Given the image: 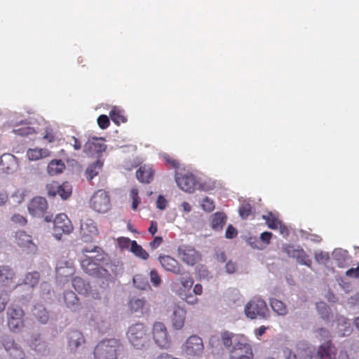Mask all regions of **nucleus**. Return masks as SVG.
I'll list each match as a JSON object with an SVG mask.
<instances>
[{"label":"nucleus","instance_id":"f257e3e1","mask_svg":"<svg viewBox=\"0 0 359 359\" xmlns=\"http://www.w3.org/2000/svg\"><path fill=\"white\" fill-rule=\"evenodd\" d=\"M122 344L116 339H106L100 341L95 347V359H116Z\"/></svg>","mask_w":359,"mask_h":359},{"label":"nucleus","instance_id":"f03ea898","mask_svg":"<svg viewBox=\"0 0 359 359\" xmlns=\"http://www.w3.org/2000/svg\"><path fill=\"white\" fill-rule=\"evenodd\" d=\"M127 337L131 345L137 349L144 348L149 342L147 328L142 323L130 325L127 331Z\"/></svg>","mask_w":359,"mask_h":359},{"label":"nucleus","instance_id":"7ed1b4c3","mask_svg":"<svg viewBox=\"0 0 359 359\" xmlns=\"http://www.w3.org/2000/svg\"><path fill=\"white\" fill-rule=\"evenodd\" d=\"M245 313L250 319L257 318L266 319L269 317L270 312L266 303L260 297H253L245 306Z\"/></svg>","mask_w":359,"mask_h":359},{"label":"nucleus","instance_id":"20e7f679","mask_svg":"<svg viewBox=\"0 0 359 359\" xmlns=\"http://www.w3.org/2000/svg\"><path fill=\"white\" fill-rule=\"evenodd\" d=\"M7 325L11 332L19 333L25 327V311L18 305H11L6 311Z\"/></svg>","mask_w":359,"mask_h":359},{"label":"nucleus","instance_id":"39448f33","mask_svg":"<svg viewBox=\"0 0 359 359\" xmlns=\"http://www.w3.org/2000/svg\"><path fill=\"white\" fill-rule=\"evenodd\" d=\"M151 336L155 344L161 349H168L171 345V338L168 329L162 322H155L152 325Z\"/></svg>","mask_w":359,"mask_h":359},{"label":"nucleus","instance_id":"423d86ee","mask_svg":"<svg viewBox=\"0 0 359 359\" xmlns=\"http://www.w3.org/2000/svg\"><path fill=\"white\" fill-rule=\"evenodd\" d=\"M251 346L244 337L234 338V345L230 351V359H253Z\"/></svg>","mask_w":359,"mask_h":359},{"label":"nucleus","instance_id":"0eeeda50","mask_svg":"<svg viewBox=\"0 0 359 359\" xmlns=\"http://www.w3.org/2000/svg\"><path fill=\"white\" fill-rule=\"evenodd\" d=\"M90 204L95 211L100 213L107 212L111 208L108 192L103 189L97 190L91 197Z\"/></svg>","mask_w":359,"mask_h":359},{"label":"nucleus","instance_id":"6e6552de","mask_svg":"<svg viewBox=\"0 0 359 359\" xmlns=\"http://www.w3.org/2000/svg\"><path fill=\"white\" fill-rule=\"evenodd\" d=\"M73 231V226L68 217L63 213L58 214L53 219V236L57 240L62 238V234H69Z\"/></svg>","mask_w":359,"mask_h":359},{"label":"nucleus","instance_id":"1a4fd4ad","mask_svg":"<svg viewBox=\"0 0 359 359\" xmlns=\"http://www.w3.org/2000/svg\"><path fill=\"white\" fill-rule=\"evenodd\" d=\"M1 344L6 352L7 359H27L22 347L12 337H4Z\"/></svg>","mask_w":359,"mask_h":359},{"label":"nucleus","instance_id":"9d476101","mask_svg":"<svg viewBox=\"0 0 359 359\" xmlns=\"http://www.w3.org/2000/svg\"><path fill=\"white\" fill-rule=\"evenodd\" d=\"M179 258L186 264L194 266L201 259V254L192 246L182 245L177 248Z\"/></svg>","mask_w":359,"mask_h":359},{"label":"nucleus","instance_id":"9b49d317","mask_svg":"<svg viewBox=\"0 0 359 359\" xmlns=\"http://www.w3.org/2000/svg\"><path fill=\"white\" fill-rule=\"evenodd\" d=\"M80 234L85 242L91 241L98 235V229L95 221L89 217H83L81 220Z\"/></svg>","mask_w":359,"mask_h":359},{"label":"nucleus","instance_id":"f8f14e48","mask_svg":"<svg viewBox=\"0 0 359 359\" xmlns=\"http://www.w3.org/2000/svg\"><path fill=\"white\" fill-rule=\"evenodd\" d=\"M283 250L288 257L296 259L297 262L302 265L310 267L312 264L311 259L306 252L299 246L294 247L291 245H285Z\"/></svg>","mask_w":359,"mask_h":359},{"label":"nucleus","instance_id":"ddd939ff","mask_svg":"<svg viewBox=\"0 0 359 359\" xmlns=\"http://www.w3.org/2000/svg\"><path fill=\"white\" fill-rule=\"evenodd\" d=\"M175 181L180 189L188 193H193L197 185L196 177L189 172L184 174L177 172Z\"/></svg>","mask_w":359,"mask_h":359},{"label":"nucleus","instance_id":"4468645a","mask_svg":"<svg viewBox=\"0 0 359 359\" xmlns=\"http://www.w3.org/2000/svg\"><path fill=\"white\" fill-rule=\"evenodd\" d=\"M204 346L203 340L196 335L190 336L184 345V351L187 355H198L202 353Z\"/></svg>","mask_w":359,"mask_h":359},{"label":"nucleus","instance_id":"2eb2a0df","mask_svg":"<svg viewBox=\"0 0 359 359\" xmlns=\"http://www.w3.org/2000/svg\"><path fill=\"white\" fill-rule=\"evenodd\" d=\"M159 262L163 268L176 275H184V269L177 260L169 255L159 257Z\"/></svg>","mask_w":359,"mask_h":359},{"label":"nucleus","instance_id":"dca6fc26","mask_svg":"<svg viewBox=\"0 0 359 359\" xmlns=\"http://www.w3.org/2000/svg\"><path fill=\"white\" fill-rule=\"evenodd\" d=\"M15 243L21 248L26 250L27 252L34 253L37 250V246L32 241V237L24 231H18L15 233Z\"/></svg>","mask_w":359,"mask_h":359},{"label":"nucleus","instance_id":"f3484780","mask_svg":"<svg viewBox=\"0 0 359 359\" xmlns=\"http://www.w3.org/2000/svg\"><path fill=\"white\" fill-rule=\"evenodd\" d=\"M48 208V203L45 198L34 197L28 205V210L33 217H43Z\"/></svg>","mask_w":359,"mask_h":359},{"label":"nucleus","instance_id":"a211bd4d","mask_svg":"<svg viewBox=\"0 0 359 359\" xmlns=\"http://www.w3.org/2000/svg\"><path fill=\"white\" fill-rule=\"evenodd\" d=\"M101 259L97 257H88L86 256L81 262L82 269L90 276H97L100 271V262Z\"/></svg>","mask_w":359,"mask_h":359},{"label":"nucleus","instance_id":"6ab92c4d","mask_svg":"<svg viewBox=\"0 0 359 359\" xmlns=\"http://www.w3.org/2000/svg\"><path fill=\"white\" fill-rule=\"evenodd\" d=\"M15 272L9 266H0V285L4 287H14Z\"/></svg>","mask_w":359,"mask_h":359},{"label":"nucleus","instance_id":"aec40b11","mask_svg":"<svg viewBox=\"0 0 359 359\" xmlns=\"http://www.w3.org/2000/svg\"><path fill=\"white\" fill-rule=\"evenodd\" d=\"M337 349L331 339H328L318 348L314 359H335Z\"/></svg>","mask_w":359,"mask_h":359},{"label":"nucleus","instance_id":"412c9836","mask_svg":"<svg viewBox=\"0 0 359 359\" xmlns=\"http://www.w3.org/2000/svg\"><path fill=\"white\" fill-rule=\"evenodd\" d=\"M104 141L103 138L92 137L89 139L84 145V152L90 155L104 152L107 148Z\"/></svg>","mask_w":359,"mask_h":359},{"label":"nucleus","instance_id":"4be33fe9","mask_svg":"<svg viewBox=\"0 0 359 359\" xmlns=\"http://www.w3.org/2000/svg\"><path fill=\"white\" fill-rule=\"evenodd\" d=\"M75 273V269L72 262H62L56 267V278L60 282H65Z\"/></svg>","mask_w":359,"mask_h":359},{"label":"nucleus","instance_id":"5701e85b","mask_svg":"<svg viewBox=\"0 0 359 359\" xmlns=\"http://www.w3.org/2000/svg\"><path fill=\"white\" fill-rule=\"evenodd\" d=\"M17 158L11 154H4L0 157V169L6 173L13 172L17 168Z\"/></svg>","mask_w":359,"mask_h":359},{"label":"nucleus","instance_id":"b1692460","mask_svg":"<svg viewBox=\"0 0 359 359\" xmlns=\"http://www.w3.org/2000/svg\"><path fill=\"white\" fill-rule=\"evenodd\" d=\"M128 305L133 313H140L142 315H144L149 312V305L144 298L133 297Z\"/></svg>","mask_w":359,"mask_h":359},{"label":"nucleus","instance_id":"393cba45","mask_svg":"<svg viewBox=\"0 0 359 359\" xmlns=\"http://www.w3.org/2000/svg\"><path fill=\"white\" fill-rule=\"evenodd\" d=\"M186 313L187 311L184 308L178 305L175 306L172 318V325L174 329L179 330L184 327Z\"/></svg>","mask_w":359,"mask_h":359},{"label":"nucleus","instance_id":"a878e982","mask_svg":"<svg viewBox=\"0 0 359 359\" xmlns=\"http://www.w3.org/2000/svg\"><path fill=\"white\" fill-rule=\"evenodd\" d=\"M180 286L177 290L179 297L184 296L185 294L191 292L194 280L193 277L188 273L184 271V274L180 278Z\"/></svg>","mask_w":359,"mask_h":359},{"label":"nucleus","instance_id":"bb28decb","mask_svg":"<svg viewBox=\"0 0 359 359\" xmlns=\"http://www.w3.org/2000/svg\"><path fill=\"white\" fill-rule=\"evenodd\" d=\"M86 342L83 334L78 330H72L69 333L68 347L72 351H76Z\"/></svg>","mask_w":359,"mask_h":359},{"label":"nucleus","instance_id":"cd10ccee","mask_svg":"<svg viewBox=\"0 0 359 359\" xmlns=\"http://www.w3.org/2000/svg\"><path fill=\"white\" fill-rule=\"evenodd\" d=\"M64 302L66 306L72 311H78L81 309V304L77 295L72 291H65L63 294Z\"/></svg>","mask_w":359,"mask_h":359},{"label":"nucleus","instance_id":"c85d7f7f","mask_svg":"<svg viewBox=\"0 0 359 359\" xmlns=\"http://www.w3.org/2000/svg\"><path fill=\"white\" fill-rule=\"evenodd\" d=\"M154 170L148 165L141 166L136 171V177L142 183L149 184L154 179Z\"/></svg>","mask_w":359,"mask_h":359},{"label":"nucleus","instance_id":"c756f323","mask_svg":"<svg viewBox=\"0 0 359 359\" xmlns=\"http://www.w3.org/2000/svg\"><path fill=\"white\" fill-rule=\"evenodd\" d=\"M226 222V216L224 212H217L212 215L211 227L212 229L219 231L222 229Z\"/></svg>","mask_w":359,"mask_h":359},{"label":"nucleus","instance_id":"7c9ffc66","mask_svg":"<svg viewBox=\"0 0 359 359\" xmlns=\"http://www.w3.org/2000/svg\"><path fill=\"white\" fill-rule=\"evenodd\" d=\"M49 155L50 151L47 149L34 148L29 149L27 151V156L30 161H37Z\"/></svg>","mask_w":359,"mask_h":359},{"label":"nucleus","instance_id":"2f4dec72","mask_svg":"<svg viewBox=\"0 0 359 359\" xmlns=\"http://www.w3.org/2000/svg\"><path fill=\"white\" fill-rule=\"evenodd\" d=\"M103 163L100 160L96 161L95 163L89 165L85 172L87 180L90 182L93 177L97 176L100 171L102 170Z\"/></svg>","mask_w":359,"mask_h":359},{"label":"nucleus","instance_id":"473e14b6","mask_svg":"<svg viewBox=\"0 0 359 359\" xmlns=\"http://www.w3.org/2000/svg\"><path fill=\"white\" fill-rule=\"evenodd\" d=\"M72 286L79 294H86L90 288L88 283L78 276L73 278Z\"/></svg>","mask_w":359,"mask_h":359},{"label":"nucleus","instance_id":"72a5a7b5","mask_svg":"<svg viewBox=\"0 0 359 359\" xmlns=\"http://www.w3.org/2000/svg\"><path fill=\"white\" fill-rule=\"evenodd\" d=\"M33 314L37 320L42 324L46 323L49 320L48 312L42 305L35 306Z\"/></svg>","mask_w":359,"mask_h":359},{"label":"nucleus","instance_id":"f704fd0d","mask_svg":"<svg viewBox=\"0 0 359 359\" xmlns=\"http://www.w3.org/2000/svg\"><path fill=\"white\" fill-rule=\"evenodd\" d=\"M270 306L272 310L279 316H285L287 313V309L285 304L277 299H270Z\"/></svg>","mask_w":359,"mask_h":359},{"label":"nucleus","instance_id":"c9c22d12","mask_svg":"<svg viewBox=\"0 0 359 359\" xmlns=\"http://www.w3.org/2000/svg\"><path fill=\"white\" fill-rule=\"evenodd\" d=\"M65 168V165L62 160H52L48 165V172L50 175L61 173Z\"/></svg>","mask_w":359,"mask_h":359},{"label":"nucleus","instance_id":"e433bc0d","mask_svg":"<svg viewBox=\"0 0 359 359\" xmlns=\"http://www.w3.org/2000/svg\"><path fill=\"white\" fill-rule=\"evenodd\" d=\"M39 280L40 274L38 271L28 272L25 276L23 284L33 288L38 285Z\"/></svg>","mask_w":359,"mask_h":359},{"label":"nucleus","instance_id":"4c0bfd02","mask_svg":"<svg viewBox=\"0 0 359 359\" xmlns=\"http://www.w3.org/2000/svg\"><path fill=\"white\" fill-rule=\"evenodd\" d=\"M109 116L116 125H120L121 123H125L127 121V118L123 114V111L116 107H114L111 109L109 112Z\"/></svg>","mask_w":359,"mask_h":359},{"label":"nucleus","instance_id":"58836bf2","mask_svg":"<svg viewBox=\"0 0 359 359\" xmlns=\"http://www.w3.org/2000/svg\"><path fill=\"white\" fill-rule=\"evenodd\" d=\"M130 251L137 257L147 260L149 258L148 252L143 248L138 245L135 241L131 243Z\"/></svg>","mask_w":359,"mask_h":359},{"label":"nucleus","instance_id":"ea45409f","mask_svg":"<svg viewBox=\"0 0 359 359\" xmlns=\"http://www.w3.org/2000/svg\"><path fill=\"white\" fill-rule=\"evenodd\" d=\"M262 218L266 221V223L269 229H278L281 222L280 220L272 212H269L266 215H263Z\"/></svg>","mask_w":359,"mask_h":359},{"label":"nucleus","instance_id":"a19ab883","mask_svg":"<svg viewBox=\"0 0 359 359\" xmlns=\"http://www.w3.org/2000/svg\"><path fill=\"white\" fill-rule=\"evenodd\" d=\"M72 185L68 182H64L62 184H60V189L57 191V194L61 198L66 200L72 194Z\"/></svg>","mask_w":359,"mask_h":359},{"label":"nucleus","instance_id":"79ce46f5","mask_svg":"<svg viewBox=\"0 0 359 359\" xmlns=\"http://www.w3.org/2000/svg\"><path fill=\"white\" fill-rule=\"evenodd\" d=\"M135 286L140 290H145L149 287V283L145 277L140 274H137L133 279Z\"/></svg>","mask_w":359,"mask_h":359},{"label":"nucleus","instance_id":"37998d69","mask_svg":"<svg viewBox=\"0 0 359 359\" xmlns=\"http://www.w3.org/2000/svg\"><path fill=\"white\" fill-rule=\"evenodd\" d=\"M316 308L319 315L323 319L327 320L329 318L330 309L327 304L324 302H318L316 304Z\"/></svg>","mask_w":359,"mask_h":359},{"label":"nucleus","instance_id":"c03bdc74","mask_svg":"<svg viewBox=\"0 0 359 359\" xmlns=\"http://www.w3.org/2000/svg\"><path fill=\"white\" fill-rule=\"evenodd\" d=\"M252 211V207L250 203H242L239 208V215L242 219H247Z\"/></svg>","mask_w":359,"mask_h":359},{"label":"nucleus","instance_id":"a18cd8bd","mask_svg":"<svg viewBox=\"0 0 359 359\" xmlns=\"http://www.w3.org/2000/svg\"><path fill=\"white\" fill-rule=\"evenodd\" d=\"M239 337L238 335H234L231 332H224L222 334V339L224 345L229 348L231 345H234V338Z\"/></svg>","mask_w":359,"mask_h":359},{"label":"nucleus","instance_id":"49530a36","mask_svg":"<svg viewBox=\"0 0 359 359\" xmlns=\"http://www.w3.org/2000/svg\"><path fill=\"white\" fill-rule=\"evenodd\" d=\"M201 208L204 211L210 212L215 209V203L212 199L206 196L201 202Z\"/></svg>","mask_w":359,"mask_h":359},{"label":"nucleus","instance_id":"de8ad7c7","mask_svg":"<svg viewBox=\"0 0 359 359\" xmlns=\"http://www.w3.org/2000/svg\"><path fill=\"white\" fill-rule=\"evenodd\" d=\"M13 132L20 136H28L34 134L35 130L33 128L29 126H23L18 129H13Z\"/></svg>","mask_w":359,"mask_h":359},{"label":"nucleus","instance_id":"09e8293b","mask_svg":"<svg viewBox=\"0 0 359 359\" xmlns=\"http://www.w3.org/2000/svg\"><path fill=\"white\" fill-rule=\"evenodd\" d=\"M130 196L133 200L132 202V209L135 210H137L139 204L140 203V198L138 196V189L136 188H133L130 192Z\"/></svg>","mask_w":359,"mask_h":359},{"label":"nucleus","instance_id":"8fccbe9b","mask_svg":"<svg viewBox=\"0 0 359 359\" xmlns=\"http://www.w3.org/2000/svg\"><path fill=\"white\" fill-rule=\"evenodd\" d=\"M149 276L150 280L154 287H158L161 285L162 279L161 276L156 269L151 270L149 273Z\"/></svg>","mask_w":359,"mask_h":359},{"label":"nucleus","instance_id":"3c124183","mask_svg":"<svg viewBox=\"0 0 359 359\" xmlns=\"http://www.w3.org/2000/svg\"><path fill=\"white\" fill-rule=\"evenodd\" d=\"M60 189V184L57 182H52L46 185L48 194L51 196H55Z\"/></svg>","mask_w":359,"mask_h":359},{"label":"nucleus","instance_id":"603ef678","mask_svg":"<svg viewBox=\"0 0 359 359\" xmlns=\"http://www.w3.org/2000/svg\"><path fill=\"white\" fill-rule=\"evenodd\" d=\"M163 158L166 162L168 165H169L171 168L177 169L180 168V163L179 161L174 158L172 156H170L168 154H163Z\"/></svg>","mask_w":359,"mask_h":359},{"label":"nucleus","instance_id":"864d4df0","mask_svg":"<svg viewBox=\"0 0 359 359\" xmlns=\"http://www.w3.org/2000/svg\"><path fill=\"white\" fill-rule=\"evenodd\" d=\"M183 301L191 305H195L198 303L199 299L196 295L193 294L191 292L184 294V296L180 297Z\"/></svg>","mask_w":359,"mask_h":359},{"label":"nucleus","instance_id":"5fc2aeb1","mask_svg":"<svg viewBox=\"0 0 359 359\" xmlns=\"http://www.w3.org/2000/svg\"><path fill=\"white\" fill-rule=\"evenodd\" d=\"M11 220L13 223L19 224L20 226H25L27 222V219L24 216L19 214H14L11 217Z\"/></svg>","mask_w":359,"mask_h":359},{"label":"nucleus","instance_id":"6e6d98bb","mask_svg":"<svg viewBox=\"0 0 359 359\" xmlns=\"http://www.w3.org/2000/svg\"><path fill=\"white\" fill-rule=\"evenodd\" d=\"M97 124L102 129H106L109 126V119L106 115H100L97 118Z\"/></svg>","mask_w":359,"mask_h":359},{"label":"nucleus","instance_id":"4d7b16f0","mask_svg":"<svg viewBox=\"0 0 359 359\" xmlns=\"http://www.w3.org/2000/svg\"><path fill=\"white\" fill-rule=\"evenodd\" d=\"M9 301V296L7 293H0V313L3 312Z\"/></svg>","mask_w":359,"mask_h":359},{"label":"nucleus","instance_id":"13d9d810","mask_svg":"<svg viewBox=\"0 0 359 359\" xmlns=\"http://www.w3.org/2000/svg\"><path fill=\"white\" fill-rule=\"evenodd\" d=\"M11 198L15 203L19 204L24 201L25 195L21 191L17 190L12 194Z\"/></svg>","mask_w":359,"mask_h":359},{"label":"nucleus","instance_id":"bf43d9fd","mask_svg":"<svg viewBox=\"0 0 359 359\" xmlns=\"http://www.w3.org/2000/svg\"><path fill=\"white\" fill-rule=\"evenodd\" d=\"M156 208L163 210L168 206V201L162 195L158 196L156 200Z\"/></svg>","mask_w":359,"mask_h":359},{"label":"nucleus","instance_id":"052dcab7","mask_svg":"<svg viewBox=\"0 0 359 359\" xmlns=\"http://www.w3.org/2000/svg\"><path fill=\"white\" fill-rule=\"evenodd\" d=\"M238 234L237 230L231 225L229 224L226 230L225 236L226 238H233Z\"/></svg>","mask_w":359,"mask_h":359},{"label":"nucleus","instance_id":"680f3d73","mask_svg":"<svg viewBox=\"0 0 359 359\" xmlns=\"http://www.w3.org/2000/svg\"><path fill=\"white\" fill-rule=\"evenodd\" d=\"M133 241H130L128 238L121 237L118 239V243L121 248H131V243Z\"/></svg>","mask_w":359,"mask_h":359},{"label":"nucleus","instance_id":"e2e57ef3","mask_svg":"<svg viewBox=\"0 0 359 359\" xmlns=\"http://www.w3.org/2000/svg\"><path fill=\"white\" fill-rule=\"evenodd\" d=\"M43 140L48 141V142H53L55 140V135L50 128L46 130V133L43 135Z\"/></svg>","mask_w":359,"mask_h":359},{"label":"nucleus","instance_id":"0e129e2a","mask_svg":"<svg viewBox=\"0 0 359 359\" xmlns=\"http://www.w3.org/2000/svg\"><path fill=\"white\" fill-rule=\"evenodd\" d=\"M163 243V238L161 236H156L153 241L149 243V246L151 249H156Z\"/></svg>","mask_w":359,"mask_h":359},{"label":"nucleus","instance_id":"69168bd1","mask_svg":"<svg viewBox=\"0 0 359 359\" xmlns=\"http://www.w3.org/2000/svg\"><path fill=\"white\" fill-rule=\"evenodd\" d=\"M226 273H233L236 270V265L232 261H229L225 266Z\"/></svg>","mask_w":359,"mask_h":359},{"label":"nucleus","instance_id":"338daca9","mask_svg":"<svg viewBox=\"0 0 359 359\" xmlns=\"http://www.w3.org/2000/svg\"><path fill=\"white\" fill-rule=\"evenodd\" d=\"M272 237V233L271 232L264 231L261 233L260 239L262 242L266 244H269L270 243V240Z\"/></svg>","mask_w":359,"mask_h":359},{"label":"nucleus","instance_id":"774afa93","mask_svg":"<svg viewBox=\"0 0 359 359\" xmlns=\"http://www.w3.org/2000/svg\"><path fill=\"white\" fill-rule=\"evenodd\" d=\"M346 275L347 276H354V277H359V267L357 268H351L346 271Z\"/></svg>","mask_w":359,"mask_h":359}]
</instances>
